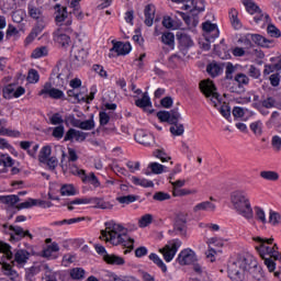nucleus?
<instances>
[{"label":"nucleus","instance_id":"obj_1","mask_svg":"<svg viewBox=\"0 0 281 281\" xmlns=\"http://www.w3.org/2000/svg\"><path fill=\"white\" fill-rule=\"evenodd\" d=\"M54 9L55 22L58 25V29L54 32V41L63 47H69V45H71V37L69 34L74 32L71 29V23H74V21L69 18L67 7L55 4Z\"/></svg>","mask_w":281,"mask_h":281},{"label":"nucleus","instance_id":"obj_2","mask_svg":"<svg viewBox=\"0 0 281 281\" xmlns=\"http://www.w3.org/2000/svg\"><path fill=\"white\" fill-rule=\"evenodd\" d=\"M105 229L101 231V236L106 243L111 245H123L127 249L124 254H131L135 249V239L128 237L126 234V228L122 224L115 223V221H110L104 223Z\"/></svg>","mask_w":281,"mask_h":281},{"label":"nucleus","instance_id":"obj_3","mask_svg":"<svg viewBox=\"0 0 281 281\" xmlns=\"http://www.w3.org/2000/svg\"><path fill=\"white\" fill-rule=\"evenodd\" d=\"M254 240L255 243H258L255 249L258 251L260 258H262L263 263L270 273H273V271H276V261L273 260L280 259V248L278 247V244H273V237H254ZM270 245H272V247H270Z\"/></svg>","mask_w":281,"mask_h":281},{"label":"nucleus","instance_id":"obj_4","mask_svg":"<svg viewBox=\"0 0 281 281\" xmlns=\"http://www.w3.org/2000/svg\"><path fill=\"white\" fill-rule=\"evenodd\" d=\"M231 203L233 210H235L239 216H243L246 221H251V218H254V209H251V202L245 191L232 192Z\"/></svg>","mask_w":281,"mask_h":281},{"label":"nucleus","instance_id":"obj_5","mask_svg":"<svg viewBox=\"0 0 281 281\" xmlns=\"http://www.w3.org/2000/svg\"><path fill=\"white\" fill-rule=\"evenodd\" d=\"M156 116L160 122H167L171 127L169 128L171 135L179 137L186 133V127L183 124L179 123L181 117V113H179V108H175L171 111H158Z\"/></svg>","mask_w":281,"mask_h":281},{"label":"nucleus","instance_id":"obj_6","mask_svg":"<svg viewBox=\"0 0 281 281\" xmlns=\"http://www.w3.org/2000/svg\"><path fill=\"white\" fill-rule=\"evenodd\" d=\"M0 254H5L8 260L14 258V262L19 269H23L27 265L31 256L30 251L25 249H18L15 252H12V246L3 241L0 243Z\"/></svg>","mask_w":281,"mask_h":281},{"label":"nucleus","instance_id":"obj_7","mask_svg":"<svg viewBox=\"0 0 281 281\" xmlns=\"http://www.w3.org/2000/svg\"><path fill=\"white\" fill-rule=\"evenodd\" d=\"M200 90L205 95V98H211L212 104L215 109L221 104V95L216 92V85L214 81L207 79L200 82ZM218 102V103H217Z\"/></svg>","mask_w":281,"mask_h":281},{"label":"nucleus","instance_id":"obj_8","mask_svg":"<svg viewBox=\"0 0 281 281\" xmlns=\"http://www.w3.org/2000/svg\"><path fill=\"white\" fill-rule=\"evenodd\" d=\"M70 172L76 177H80L82 183H90L91 186H93V188H100V180L94 172H90L89 175H87V171L85 169H78V167L75 165L71 166Z\"/></svg>","mask_w":281,"mask_h":281},{"label":"nucleus","instance_id":"obj_9","mask_svg":"<svg viewBox=\"0 0 281 281\" xmlns=\"http://www.w3.org/2000/svg\"><path fill=\"white\" fill-rule=\"evenodd\" d=\"M239 269L251 273L255 280H262V276L260 273L256 274V271H260V266H258V261L254 260L252 257L243 258V260L239 262Z\"/></svg>","mask_w":281,"mask_h":281},{"label":"nucleus","instance_id":"obj_10","mask_svg":"<svg viewBox=\"0 0 281 281\" xmlns=\"http://www.w3.org/2000/svg\"><path fill=\"white\" fill-rule=\"evenodd\" d=\"M181 245L182 243L180 241V239H173L169 241L164 248H161L159 251L160 254H162L164 260H166L167 262H172Z\"/></svg>","mask_w":281,"mask_h":281},{"label":"nucleus","instance_id":"obj_11","mask_svg":"<svg viewBox=\"0 0 281 281\" xmlns=\"http://www.w3.org/2000/svg\"><path fill=\"white\" fill-rule=\"evenodd\" d=\"M9 236H10V243H19L20 240H23L25 236L30 238V240L34 239V235L30 233V231H24L21 226H9Z\"/></svg>","mask_w":281,"mask_h":281},{"label":"nucleus","instance_id":"obj_12","mask_svg":"<svg viewBox=\"0 0 281 281\" xmlns=\"http://www.w3.org/2000/svg\"><path fill=\"white\" fill-rule=\"evenodd\" d=\"M203 36L205 41H216L218 38L221 31H218V25L206 21L202 23Z\"/></svg>","mask_w":281,"mask_h":281},{"label":"nucleus","instance_id":"obj_13","mask_svg":"<svg viewBox=\"0 0 281 281\" xmlns=\"http://www.w3.org/2000/svg\"><path fill=\"white\" fill-rule=\"evenodd\" d=\"M176 37L179 43L180 54H182V56H188V49H190V47H192L194 45L192 37H190V35H188L183 32H178L176 34Z\"/></svg>","mask_w":281,"mask_h":281},{"label":"nucleus","instance_id":"obj_14","mask_svg":"<svg viewBox=\"0 0 281 281\" xmlns=\"http://www.w3.org/2000/svg\"><path fill=\"white\" fill-rule=\"evenodd\" d=\"M177 262H179L181 266L194 265L196 262V254L190 248L183 249L178 255Z\"/></svg>","mask_w":281,"mask_h":281},{"label":"nucleus","instance_id":"obj_15","mask_svg":"<svg viewBox=\"0 0 281 281\" xmlns=\"http://www.w3.org/2000/svg\"><path fill=\"white\" fill-rule=\"evenodd\" d=\"M134 139L137 144H142V146H150L151 144H155V136L144 130H137Z\"/></svg>","mask_w":281,"mask_h":281},{"label":"nucleus","instance_id":"obj_16","mask_svg":"<svg viewBox=\"0 0 281 281\" xmlns=\"http://www.w3.org/2000/svg\"><path fill=\"white\" fill-rule=\"evenodd\" d=\"M201 12L202 11H200L199 9H195V7H192L189 13H183L181 11H178L177 14L178 16H181L182 21H184L187 25H190V23H192V20L195 23H199V14H201Z\"/></svg>","mask_w":281,"mask_h":281},{"label":"nucleus","instance_id":"obj_17","mask_svg":"<svg viewBox=\"0 0 281 281\" xmlns=\"http://www.w3.org/2000/svg\"><path fill=\"white\" fill-rule=\"evenodd\" d=\"M113 47L110 49V52H115L117 56H126V54H131V49L133 47L131 46V43L126 42H112Z\"/></svg>","mask_w":281,"mask_h":281},{"label":"nucleus","instance_id":"obj_18","mask_svg":"<svg viewBox=\"0 0 281 281\" xmlns=\"http://www.w3.org/2000/svg\"><path fill=\"white\" fill-rule=\"evenodd\" d=\"M155 12H156V8L155 4L150 3L147 4L144 9V14H145V25H147V27H153V23L155 21Z\"/></svg>","mask_w":281,"mask_h":281},{"label":"nucleus","instance_id":"obj_19","mask_svg":"<svg viewBox=\"0 0 281 281\" xmlns=\"http://www.w3.org/2000/svg\"><path fill=\"white\" fill-rule=\"evenodd\" d=\"M225 67L224 64H218L216 61H212L206 66V72L211 78H218L221 74H223V68Z\"/></svg>","mask_w":281,"mask_h":281},{"label":"nucleus","instance_id":"obj_20","mask_svg":"<svg viewBox=\"0 0 281 281\" xmlns=\"http://www.w3.org/2000/svg\"><path fill=\"white\" fill-rule=\"evenodd\" d=\"M251 42L255 43V45H258L259 47H266L269 49L271 45H273V40H269L260 34H254L250 35Z\"/></svg>","mask_w":281,"mask_h":281},{"label":"nucleus","instance_id":"obj_21","mask_svg":"<svg viewBox=\"0 0 281 281\" xmlns=\"http://www.w3.org/2000/svg\"><path fill=\"white\" fill-rule=\"evenodd\" d=\"M228 19L233 30H243V22L238 18V10L231 9L228 12Z\"/></svg>","mask_w":281,"mask_h":281},{"label":"nucleus","instance_id":"obj_22","mask_svg":"<svg viewBox=\"0 0 281 281\" xmlns=\"http://www.w3.org/2000/svg\"><path fill=\"white\" fill-rule=\"evenodd\" d=\"M89 204L99 210H113V204L111 202L104 201L102 198H89Z\"/></svg>","mask_w":281,"mask_h":281},{"label":"nucleus","instance_id":"obj_23","mask_svg":"<svg viewBox=\"0 0 281 281\" xmlns=\"http://www.w3.org/2000/svg\"><path fill=\"white\" fill-rule=\"evenodd\" d=\"M193 212H216V204L210 201H204V202L198 203L193 207Z\"/></svg>","mask_w":281,"mask_h":281},{"label":"nucleus","instance_id":"obj_24","mask_svg":"<svg viewBox=\"0 0 281 281\" xmlns=\"http://www.w3.org/2000/svg\"><path fill=\"white\" fill-rule=\"evenodd\" d=\"M103 260L106 262V265H114L117 267H122V265H125L126 261L123 257L117 255H103Z\"/></svg>","mask_w":281,"mask_h":281},{"label":"nucleus","instance_id":"obj_25","mask_svg":"<svg viewBox=\"0 0 281 281\" xmlns=\"http://www.w3.org/2000/svg\"><path fill=\"white\" fill-rule=\"evenodd\" d=\"M243 4L245 5L248 14H262V9H260L254 0H243Z\"/></svg>","mask_w":281,"mask_h":281},{"label":"nucleus","instance_id":"obj_26","mask_svg":"<svg viewBox=\"0 0 281 281\" xmlns=\"http://www.w3.org/2000/svg\"><path fill=\"white\" fill-rule=\"evenodd\" d=\"M149 260L157 266L158 269L162 271V273H168V266L164 262V260L159 257V255L151 252L149 255Z\"/></svg>","mask_w":281,"mask_h":281},{"label":"nucleus","instance_id":"obj_27","mask_svg":"<svg viewBox=\"0 0 281 281\" xmlns=\"http://www.w3.org/2000/svg\"><path fill=\"white\" fill-rule=\"evenodd\" d=\"M1 269H2V273L11 278V280H15V278H19V272L12 269V265L8 262H2Z\"/></svg>","mask_w":281,"mask_h":281},{"label":"nucleus","instance_id":"obj_28","mask_svg":"<svg viewBox=\"0 0 281 281\" xmlns=\"http://www.w3.org/2000/svg\"><path fill=\"white\" fill-rule=\"evenodd\" d=\"M135 105L138 106V109H146L148 106H153V102L150 101L148 92H145L140 99H137L135 101Z\"/></svg>","mask_w":281,"mask_h":281},{"label":"nucleus","instance_id":"obj_29","mask_svg":"<svg viewBox=\"0 0 281 281\" xmlns=\"http://www.w3.org/2000/svg\"><path fill=\"white\" fill-rule=\"evenodd\" d=\"M132 183H134V186H140L142 188H155V182H153V180H148V179H139L135 176H133L131 178Z\"/></svg>","mask_w":281,"mask_h":281},{"label":"nucleus","instance_id":"obj_30","mask_svg":"<svg viewBox=\"0 0 281 281\" xmlns=\"http://www.w3.org/2000/svg\"><path fill=\"white\" fill-rule=\"evenodd\" d=\"M41 273V268L32 266L31 268L25 269V280L26 281H36V276Z\"/></svg>","mask_w":281,"mask_h":281},{"label":"nucleus","instance_id":"obj_31","mask_svg":"<svg viewBox=\"0 0 281 281\" xmlns=\"http://www.w3.org/2000/svg\"><path fill=\"white\" fill-rule=\"evenodd\" d=\"M161 43L164 45H168L170 49H175V33L172 32H166L161 35Z\"/></svg>","mask_w":281,"mask_h":281},{"label":"nucleus","instance_id":"obj_32","mask_svg":"<svg viewBox=\"0 0 281 281\" xmlns=\"http://www.w3.org/2000/svg\"><path fill=\"white\" fill-rule=\"evenodd\" d=\"M21 199H19V195H0V203H3L4 205H16Z\"/></svg>","mask_w":281,"mask_h":281},{"label":"nucleus","instance_id":"obj_33","mask_svg":"<svg viewBox=\"0 0 281 281\" xmlns=\"http://www.w3.org/2000/svg\"><path fill=\"white\" fill-rule=\"evenodd\" d=\"M139 200V195H122V196H117L116 201L119 203H121L122 205H131V203H135V201Z\"/></svg>","mask_w":281,"mask_h":281},{"label":"nucleus","instance_id":"obj_34","mask_svg":"<svg viewBox=\"0 0 281 281\" xmlns=\"http://www.w3.org/2000/svg\"><path fill=\"white\" fill-rule=\"evenodd\" d=\"M67 95H68V98L75 99L74 103L77 102L78 104H80L82 102H87V97H80V92H78V89L72 88V89L68 90Z\"/></svg>","mask_w":281,"mask_h":281},{"label":"nucleus","instance_id":"obj_35","mask_svg":"<svg viewBox=\"0 0 281 281\" xmlns=\"http://www.w3.org/2000/svg\"><path fill=\"white\" fill-rule=\"evenodd\" d=\"M86 273L87 272L82 268H72L69 270L71 280H85Z\"/></svg>","mask_w":281,"mask_h":281},{"label":"nucleus","instance_id":"obj_36","mask_svg":"<svg viewBox=\"0 0 281 281\" xmlns=\"http://www.w3.org/2000/svg\"><path fill=\"white\" fill-rule=\"evenodd\" d=\"M52 155V147L50 146H44L38 155V161L40 164H45L47 159H49V156Z\"/></svg>","mask_w":281,"mask_h":281},{"label":"nucleus","instance_id":"obj_37","mask_svg":"<svg viewBox=\"0 0 281 281\" xmlns=\"http://www.w3.org/2000/svg\"><path fill=\"white\" fill-rule=\"evenodd\" d=\"M60 194L61 196H76V188L74 187V184H64L60 188Z\"/></svg>","mask_w":281,"mask_h":281},{"label":"nucleus","instance_id":"obj_38","mask_svg":"<svg viewBox=\"0 0 281 281\" xmlns=\"http://www.w3.org/2000/svg\"><path fill=\"white\" fill-rule=\"evenodd\" d=\"M261 179H266V181H278L280 179V175L277 171H261Z\"/></svg>","mask_w":281,"mask_h":281},{"label":"nucleus","instance_id":"obj_39","mask_svg":"<svg viewBox=\"0 0 281 281\" xmlns=\"http://www.w3.org/2000/svg\"><path fill=\"white\" fill-rule=\"evenodd\" d=\"M14 89H16V85L10 83L5 86L2 90L3 98L5 100H12L14 98Z\"/></svg>","mask_w":281,"mask_h":281},{"label":"nucleus","instance_id":"obj_40","mask_svg":"<svg viewBox=\"0 0 281 281\" xmlns=\"http://www.w3.org/2000/svg\"><path fill=\"white\" fill-rule=\"evenodd\" d=\"M26 80L31 85H36V82H38V80H41V75H38V70H36L34 68L30 69Z\"/></svg>","mask_w":281,"mask_h":281},{"label":"nucleus","instance_id":"obj_41","mask_svg":"<svg viewBox=\"0 0 281 281\" xmlns=\"http://www.w3.org/2000/svg\"><path fill=\"white\" fill-rule=\"evenodd\" d=\"M79 126L81 131H93V128H95V121H93V116H91L89 120L81 121Z\"/></svg>","mask_w":281,"mask_h":281},{"label":"nucleus","instance_id":"obj_42","mask_svg":"<svg viewBox=\"0 0 281 281\" xmlns=\"http://www.w3.org/2000/svg\"><path fill=\"white\" fill-rule=\"evenodd\" d=\"M53 100H69L67 97H65V92L63 90L53 88L48 94Z\"/></svg>","mask_w":281,"mask_h":281},{"label":"nucleus","instance_id":"obj_43","mask_svg":"<svg viewBox=\"0 0 281 281\" xmlns=\"http://www.w3.org/2000/svg\"><path fill=\"white\" fill-rule=\"evenodd\" d=\"M29 15L31 16V19H35L36 21H38V19H42L43 16V11L34 5H29Z\"/></svg>","mask_w":281,"mask_h":281},{"label":"nucleus","instance_id":"obj_44","mask_svg":"<svg viewBox=\"0 0 281 281\" xmlns=\"http://www.w3.org/2000/svg\"><path fill=\"white\" fill-rule=\"evenodd\" d=\"M171 196L170 193H166L164 191H157L153 195L154 201H159L160 203L164 201H170Z\"/></svg>","mask_w":281,"mask_h":281},{"label":"nucleus","instance_id":"obj_45","mask_svg":"<svg viewBox=\"0 0 281 281\" xmlns=\"http://www.w3.org/2000/svg\"><path fill=\"white\" fill-rule=\"evenodd\" d=\"M153 223V214H145L138 221V227H148Z\"/></svg>","mask_w":281,"mask_h":281},{"label":"nucleus","instance_id":"obj_46","mask_svg":"<svg viewBox=\"0 0 281 281\" xmlns=\"http://www.w3.org/2000/svg\"><path fill=\"white\" fill-rule=\"evenodd\" d=\"M148 168L151 170L153 175H161L164 172V169L166 166L159 164V162H150L148 165Z\"/></svg>","mask_w":281,"mask_h":281},{"label":"nucleus","instance_id":"obj_47","mask_svg":"<svg viewBox=\"0 0 281 281\" xmlns=\"http://www.w3.org/2000/svg\"><path fill=\"white\" fill-rule=\"evenodd\" d=\"M234 80L237 82L238 87H243V85H249V77L243 72L237 74Z\"/></svg>","mask_w":281,"mask_h":281},{"label":"nucleus","instance_id":"obj_48","mask_svg":"<svg viewBox=\"0 0 281 281\" xmlns=\"http://www.w3.org/2000/svg\"><path fill=\"white\" fill-rule=\"evenodd\" d=\"M47 54H48L47 46H41L33 50L31 57L43 58V56H47Z\"/></svg>","mask_w":281,"mask_h":281},{"label":"nucleus","instance_id":"obj_49","mask_svg":"<svg viewBox=\"0 0 281 281\" xmlns=\"http://www.w3.org/2000/svg\"><path fill=\"white\" fill-rule=\"evenodd\" d=\"M250 131H252L254 135H262V121L252 122L250 124Z\"/></svg>","mask_w":281,"mask_h":281},{"label":"nucleus","instance_id":"obj_50","mask_svg":"<svg viewBox=\"0 0 281 281\" xmlns=\"http://www.w3.org/2000/svg\"><path fill=\"white\" fill-rule=\"evenodd\" d=\"M154 157H156L157 159H160V161H162V164H166V161H170V156H168V154H166V151L164 149H157L154 151Z\"/></svg>","mask_w":281,"mask_h":281},{"label":"nucleus","instance_id":"obj_51","mask_svg":"<svg viewBox=\"0 0 281 281\" xmlns=\"http://www.w3.org/2000/svg\"><path fill=\"white\" fill-rule=\"evenodd\" d=\"M247 75L250 78H254V80H258L260 78V76H262L259 68L254 65H250V67L248 68Z\"/></svg>","mask_w":281,"mask_h":281},{"label":"nucleus","instance_id":"obj_52","mask_svg":"<svg viewBox=\"0 0 281 281\" xmlns=\"http://www.w3.org/2000/svg\"><path fill=\"white\" fill-rule=\"evenodd\" d=\"M269 223H271L273 225V227L280 225V223H281L280 213L270 211Z\"/></svg>","mask_w":281,"mask_h":281},{"label":"nucleus","instance_id":"obj_53","mask_svg":"<svg viewBox=\"0 0 281 281\" xmlns=\"http://www.w3.org/2000/svg\"><path fill=\"white\" fill-rule=\"evenodd\" d=\"M261 106L263 109H274L276 108V98L267 97L266 99L261 100Z\"/></svg>","mask_w":281,"mask_h":281},{"label":"nucleus","instance_id":"obj_54","mask_svg":"<svg viewBox=\"0 0 281 281\" xmlns=\"http://www.w3.org/2000/svg\"><path fill=\"white\" fill-rule=\"evenodd\" d=\"M267 33L272 37V38H280L281 37V32L279 29H277L276 25L269 24L267 27Z\"/></svg>","mask_w":281,"mask_h":281},{"label":"nucleus","instance_id":"obj_55","mask_svg":"<svg viewBox=\"0 0 281 281\" xmlns=\"http://www.w3.org/2000/svg\"><path fill=\"white\" fill-rule=\"evenodd\" d=\"M42 164H45L48 170L54 171L58 166V159L56 157H49V158H46V161Z\"/></svg>","mask_w":281,"mask_h":281},{"label":"nucleus","instance_id":"obj_56","mask_svg":"<svg viewBox=\"0 0 281 281\" xmlns=\"http://www.w3.org/2000/svg\"><path fill=\"white\" fill-rule=\"evenodd\" d=\"M256 218L260 221V223H267V216L265 215V210L260 206H255Z\"/></svg>","mask_w":281,"mask_h":281},{"label":"nucleus","instance_id":"obj_57","mask_svg":"<svg viewBox=\"0 0 281 281\" xmlns=\"http://www.w3.org/2000/svg\"><path fill=\"white\" fill-rule=\"evenodd\" d=\"M220 113L225 117V120H229V117H232V108L227 104H223L220 108Z\"/></svg>","mask_w":281,"mask_h":281},{"label":"nucleus","instance_id":"obj_58","mask_svg":"<svg viewBox=\"0 0 281 281\" xmlns=\"http://www.w3.org/2000/svg\"><path fill=\"white\" fill-rule=\"evenodd\" d=\"M234 71H236V68L234 67L233 63L226 64V80H234Z\"/></svg>","mask_w":281,"mask_h":281},{"label":"nucleus","instance_id":"obj_59","mask_svg":"<svg viewBox=\"0 0 281 281\" xmlns=\"http://www.w3.org/2000/svg\"><path fill=\"white\" fill-rule=\"evenodd\" d=\"M110 280L111 281H137V279H135L134 277H120L115 273H110Z\"/></svg>","mask_w":281,"mask_h":281},{"label":"nucleus","instance_id":"obj_60","mask_svg":"<svg viewBox=\"0 0 281 281\" xmlns=\"http://www.w3.org/2000/svg\"><path fill=\"white\" fill-rule=\"evenodd\" d=\"M188 223V217L186 214L181 213L176 217L175 225L180 227H186V224Z\"/></svg>","mask_w":281,"mask_h":281},{"label":"nucleus","instance_id":"obj_61","mask_svg":"<svg viewBox=\"0 0 281 281\" xmlns=\"http://www.w3.org/2000/svg\"><path fill=\"white\" fill-rule=\"evenodd\" d=\"M2 165L4 167L2 172H8L7 168H12V166H14V159H12V157L10 156H7L2 158Z\"/></svg>","mask_w":281,"mask_h":281},{"label":"nucleus","instance_id":"obj_62","mask_svg":"<svg viewBox=\"0 0 281 281\" xmlns=\"http://www.w3.org/2000/svg\"><path fill=\"white\" fill-rule=\"evenodd\" d=\"M54 90V87H52V82H46L43 87V89L38 92V95H44V98H47L49 95L50 91Z\"/></svg>","mask_w":281,"mask_h":281},{"label":"nucleus","instance_id":"obj_63","mask_svg":"<svg viewBox=\"0 0 281 281\" xmlns=\"http://www.w3.org/2000/svg\"><path fill=\"white\" fill-rule=\"evenodd\" d=\"M75 60H77V63H86L87 61V50H85V48H81L80 50H78V53L75 55Z\"/></svg>","mask_w":281,"mask_h":281},{"label":"nucleus","instance_id":"obj_64","mask_svg":"<svg viewBox=\"0 0 281 281\" xmlns=\"http://www.w3.org/2000/svg\"><path fill=\"white\" fill-rule=\"evenodd\" d=\"M79 159L78 154L76 153V149L68 147V161L69 164H75V161Z\"/></svg>","mask_w":281,"mask_h":281}]
</instances>
